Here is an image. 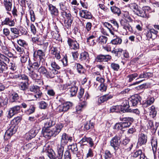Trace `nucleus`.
Returning a JSON list of instances; mask_svg holds the SVG:
<instances>
[{
    "instance_id": "f257e3e1",
    "label": "nucleus",
    "mask_w": 159,
    "mask_h": 159,
    "mask_svg": "<svg viewBox=\"0 0 159 159\" xmlns=\"http://www.w3.org/2000/svg\"><path fill=\"white\" fill-rule=\"evenodd\" d=\"M125 19H121L120 21V24L124 29L126 31H132V29L131 26L129 24L128 22H132L133 20L129 16L128 12H126L124 15Z\"/></svg>"
},
{
    "instance_id": "f03ea898",
    "label": "nucleus",
    "mask_w": 159,
    "mask_h": 159,
    "mask_svg": "<svg viewBox=\"0 0 159 159\" xmlns=\"http://www.w3.org/2000/svg\"><path fill=\"white\" fill-rule=\"evenodd\" d=\"M9 61L8 57L0 53V73L6 72L8 69L7 64Z\"/></svg>"
},
{
    "instance_id": "7ed1b4c3",
    "label": "nucleus",
    "mask_w": 159,
    "mask_h": 159,
    "mask_svg": "<svg viewBox=\"0 0 159 159\" xmlns=\"http://www.w3.org/2000/svg\"><path fill=\"white\" fill-rule=\"evenodd\" d=\"M84 90L83 89L81 88L79 92L78 97L80 101L82 102L80 103L79 106H80L82 108L85 107L86 105V100L88 98L89 94L87 92H86L84 95Z\"/></svg>"
},
{
    "instance_id": "20e7f679",
    "label": "nucleus",
    "mask_w": 159,
    "mask_h": 159,
    "mask_svg": "<svg viewBox=\"0 0 159 159\" xmlns=\"http://www.w3.org/2000/svg\"><path fill=\"white\" fill-rule=\"evenodd\" d=\"M64 145L61 144L58 145L57 147L58 156L57 157L53 150L50 149V159H62L64 151Z\"/></svg>"
},
{
    "instance_id": "39448f33",
    "label": "nucleus",
    "mask_w": 159,
    "mask_h": 159,
    "mask_svg": "<svg viewBox=\"0 0 159 159\" xmlns=\"http://www.w3.org/2000/svg\"><path fill=\"white\" fill-rule=\"evenodd\" d=\"M122 134L120 133L118 135H116L112 138L110 141V145L113 147L115 152L118 149L120 143V139L122 136Z\"/></svg>"
},
{
    "instance_id": "423d86ee",
    "label": "nucleus",
    "mask_w": 159,
    "mask_h": 159,
    "mask_svg": "<svg viewBox=\"0 0 159 159\" xmlns=\"http://www.w3.org/2000/svg\"><path fill=\"white\" fill-rule=\"evenodd\" d=\"M63 127V125L61 124L57 125L55 126H50V136H55L60 132Z\"/></svg>"
},
{
    "instance_id": "0eeeda50",
    "label": "nucleus",
    "mask_w": 159,
    "mask_h": 159,
    "mask_svg": "<svg viewBox=\"0 0 159 159\" xmlns=\"http://www.w3.org/2000/svg\"><path fill=\"white\" fill-rule=\"evenodd\" d=\"M150 11V8L149 7H143L142 10H139L136 15L142 17H146L148 16Z\"/></svg>"
},
{
    "instance_id": "6e6552de",
    "label": "nucleus",
    "mask_w": 159,
    "mask_h": 159,
    "mask_svg": "<svg viewBox=\"0 0 159 159\" xmlns=\"http://www.w3.org/2000/svg\"><path fill=\"white\" fill-rule=\"evenodd\" d=\"M67 42L70 49L77 50L79 49V44L76 41L69 38L67 39Z\"/></svg>"
},
{
    "instance_id": "1a4fd4ad",
    "label": "nucleus",
    "mask_w": 159,
    "mask_h": 159,
    "mask_svg": "<svg viewBox=\"0 0 159 159\" xmlns=\"http://www.w3.org/2000/svg\"><path fill=\"white\" fill-rule=\"evenodd\" d=\"M21 107L20 106L17 105L11 108L8 113V117L11 118L14 115L20 112Z\"/></svg>"
},
{
    "instance_id": "9d476101",
    "label": "nucleus",
    "mask_w": 159,
    "mask_h": 159,
    "mask_svg": "<svg viewBox=\"0 0 159 159\" xmlns=\"http://www.w3.org/2000/svg\"><path fill=\"white\" fill-rule=\"evenodd\" d=\"M73 139L72 137L69 136L66 133H63L61 139V144L63 145H65L67 144L68 142H71Z\"/></svg>"
},
{
    "instance_id": "9b49d317",
    "label": "nucleus",
    "mask_w": 159,
    "mask_h": 159,
    "mask_svg": "<svg viewBox=\"0 0 159 159\" xmlns=\"http://www.w3.org/2000/svg\"><path fill=\"white\" fill-rule=\"evenodd\" d=\"M147 135L143 133H141L139 135L138 144L140 146L145 144L147 143Z\"/></svg>"
},
{
    "instance_id": "f8f14e48",
    "label": "nucleus",
    "mask_w": 159,
    "mask_h": 159,
    "mask_svg": "<svg viewBox=\"0 0 159 159\" xmlns=\"http://www.w3.org/2000/svg\"><path fill=\"white\" fill-rule=\"evenodd\" d=\"M79 143L81 145H86L87 143H89L91 147H93L94 145L93 139L91 138H87L85 136L82 138L80 141Z\"/></svg>"
},
{
    "instance_id": "ddd939ff",
    "label": "nucleus",
    "mask_w": 159,
    "mask_h": 159,
    "mask_svg": "<svg viewBox=\"0 0 159 159\" xmlns=\"http://www.w3.org/2000/svg\"><path fill=\"white\" fill-rule=\"evenodd\" d=\"M141 98L138 95L132 96L130 100V104H131L133 106H136L139 104L140 103Z\"/></svg>"
},
{
    "instance_id": "4468645a",
    "label": "nucleus",
    "mask_w": 159,
    "mask_h": 159,
    "mask_svg": "<svg viewBox=\"0 0 159 159\" xmlns=\"http://www.w3.org/2000/svg\"><path fill=\"white\" fill-rule=\"evenodd\" d=\"M123 120L125 121L121 123L122 127L123 129L129 126L131 124V122L133 121L134 119L131 117H126L124 118Z\"/></svg>"
},
{
    "instance_id": "2eb2a0df",
    "label": "nucleus",
    "mask_w": 159,
    "mask_h": 159,
    "mask_svg": "<svg viewBox=\"0 0 159 159\" xmlns=\"http://www.w3.org/2000/svg\"><path fill=\"white\" fill-rule=\"evenodd\" d=\"M2 25H7L10 27L13 26L15 25V22L14 20L9 17L6 18L2 22Z\"/></svg>"
},
{
    "instance_id": "dca6fc26",
    "label": "nucleus",
    "mask_w": 159,
    "mask_h": 159,
    "mask_svg": "<svg viewBox=\"0 0 159 159\" xmlns=\"http://www.w3.org/2000/svg\"><path fill=\"white\" fill-rule=\"evenodd\" d=\"M50 53L53 57H55L57 60L61 58L60 52L58 51L56 48L51 47L50 48Z\"/></svg>"
},
{
    "instance_id": "f3484780",
    "label": "nucleus",
    "mask_w": 159,
    "mask_h": 159,
    "mask_svg": "<svg viewBox=\"0 0 159 159\" xmlns=\"http://www.w3.org/2000/svg\"><path fill=\"white\" fill-rule=\"evenodd\" d=\"M111 56L109 55H100L97 56L96 60L99 62L107 61L111 59Z\"/></svg>"
},
{
    "instance_id": "a211bd4d",
    "label": "nucleus",
    "mask_w": 159,
    "mask_h": 159,
    "mask_svg": "<svg viewBox=\"0 0 159 159\" xmlns=\"http://www.w3.org/2000/svg\"><path fill=\"white\" fill-rule=\"evenodd\" d=\"M80 15L81 17L86 19H90L92 17L91 13L87 10H81L80 12Z\"/></svg>"
},
{
    "instance_id": "6ab92c4d",
    "label": "nucleus",
    "mask_w": 159,
    "mask_h": 159,
    "mask_svg": "<svg viewBox=\"0 0 159 159\" xmlns=\"http://www.w3.org/2000/svg\"><path fill=\"white\" fill-rule=\"evenodd\" d=\"M158 31L155 30L153 29H151L147 31L146 34V36L147 37V39L149 40L152 38L153 35L154 37L156 36L157 34Z\"/></svg>"
},
{
    "instance_id": "aec40b11",
    "label": "nucleus",
    "mask_w": 159,
    "mask_h": 159,
    "mask_svg": "<svg viewBox=\"0 0 159 159\" xmlns=\"http://www.w3.org/2000/svg\"><path fill=\"white\" fill-rule=\"evenodd\" d=\"M112 98V96L111 94L104 95L98 98V102L99 104H100L111 98Z\"/></svg>"
},
{
    "instance_id": "412c9836",
    "label": "nucleus",
    "mask_w": 159,
    "mask_h": 159,
    "mask_svg": "<svg viewBox=\"0 0 159 159\" xmlns=\"http://www.w3.org/2000/svg\"><path fill=\"white\" fill-rule=\"evenodd\" d=\"M120 106L121 107V108H122V111H128L130 107L129 100L126 99H123L122 103Z\"/></svg>"
},
{
    "instance_id": "4be33fe9",
    "label": "nucleus",
    "mask_w": 159,
    "mask_h": 159,
    "mask_svg": "<svg viewBox=\"0 0 159 159\" xmlns=\"http://www.w3.org/2000/svg\"><path fill=\"white\" fill-rule=\"evenodd\" d=\"M80 59L81 61L88 63L89 62V54L85 52H82L80 54Z\"/></svg>"
},
{
    "instance_id": "5701e85b",
    "label": "nucleus",
    "mask_w": 159,
    "mask_h": 159,
    "mask_svg": "<svg viewBox=\"0 0 159 159\" xmlns=\"http://www.w3.org/2000/svg\"><path fill=\"white\" fill-rule=\"evenodd\" d=\"M107 38L106 36H100L98 38V42L100 45H101L102 46L106 45L107 41Z\"/></svg>"
},
{
    "instance_id": "b1692460",
    "label": "nucleus",
    "mask_w": 159,
    "mask_h": 159,
    "mask_svg": "<svg viewBox=\"0 0 159 159\" xmlns=\"http://www.w3.org/2000/svg\"><path fill=\"white\" fill-rule=\"evenodd\" d=\"M3 3L7 11L11 10L12 5V0H4Z\"/></svg>"
},
{
    "instance_id": "393cba45",
    "label": "nucleus",
    "mask_w": 159,
    "mask_h": 159,
    "mask_svg": "<svg viewBox=\"0 0 159 159\" xmlns=\"http://www.w3.org/2000/svg\"><path fill=\"white\" fill-rule=\"evenodd\" d=\"M13 78L14 79H21L23 80H25L26 81V82L28 83L29 81L28 77L25 74L22 75H13Z\"/></svg>"
},
{
    "instance_id": "a878e982",
    "label": "nucleus",
    "mask_w": 159,
    "mask_h": 159,
    "mask_svg": "<svg viewBox=\"0 0 159 159\" xmlns=\"http://www.w3.org/2000/svg\"><path fill=\"white\" fill-rule=\"evenodd\" d=\"M154 100L155 99L153 97H151L148 98L143 103V107H146L149 106L154 102Z\"/></svg>"
},
{
    "instance_id": "bb28decb",
    "label": "nucleus",
    "mask_w": 159,
    "mask_h": 159,
    "mask_svg": "<svg viewBox=\"0 0 159 159\" xmlns=\"http://www.w3.org/2000/svg\"><path fill=\"white\" fill-rule=\"evenodd\" d=\"M16 131V128L13 126L10 127L6 131L5 133V135L10 137L13 134L15 133Z\"/></svg>"
},
{
    "instance_id": "cd10ccee",
    "label": "nucleus",
    "mask_w": 159,
    "mask_h": 159,
    "mask_svg": "<svg viewBox=\"0 0 159 159\" xmlns=\"http://www.w3.org/2000/svg\"><path fill=\"white\" fill-rule=\"evenodd\" d=\"M128 6L129 8L136 15L139 10L138 5L135 3H130Z\"/></svg>"
},
{
    "instance_id": "c85d7f7f",
    "label": "nucleus",
    "mask_w": 159,
    "mask_h": 159,
    "mask_svg": "<svg viewBox=\"0 0 159 159\" xmlns=\"http://www.w3.org/2000/svg\"><path fill=\"white\" fill-rule=\"evenodd\" d=\"M36 134V131L34 129H31L26 134V139L29 140L34 137Z\"/></svg>"
},
{
    "instance_id": "c756f323",
    "label": "nucleus",
    "mask_w": 159,
    "mask_h": 159,
    "mask_svg": "<svg viewBox=\"0 0 159 159\" xmlns=\"http://www.w3.org/2000/svg\"><path fill=\"white\" fill-rule=\"evenodd\" d=\"M152 74L150 72H143L141 73L139 75V77H138L136 80L139 79H148L149 77H152Z\"/></svg>"
},
{
    "instance_id": "7c9ffc66",
    "label": "nucleus",
    "mask_w": 159,
    "mask_h": 159,
    "mask_svg": "<svg viewBox=\"0 0 159 159\" xmlns=\"http://www.w3.org/2000/svg\"><path fill=\"white\" fill-rule=\"evenodd\" d=\"M110 111L112 112H120L122 111V108L120 106H113L110 108Z\"/></svg>"
},
{
    "instance_id": "2f4dec72",
    "label": "nucleus",
    "mask_w": 159,
    "mask_h": 159,
    "mask_svg": "<svg viewBox=\"0 0 159 159\" xmlns=\"http://www.w3.org/2000/svg\"><path fill=\"white\" fill-rule=\"evenodd\" d=\"M111 10V12L114 14H116L119 16L121 13L120 9L115 6H113L110 7Z\"/></svg>"
},
{
    "instance_id": "473e14b6",
    "label": "nucleus",
    "mask_w": 159,
    "mask_h": 159,
    "mask_svg": "<svg viewBox=\"0 0 159 159\" xmlns=\"http://www.w3.org/2000/svg\"><path fill=\"white\" fill-rule=\"evenodd\" d=\"M92 26V24L90 22H88L86 23L85 27V31L84 33L85 36H87L89 35Z\"/></svg>"
},
{
    "instance_id": "72a5a7b5",
    "label": "nucleus",
    "mask_w": 159,
    "mask_h": 159,
    "mask_svg": "<svg viewBox=\"0 0 159 159\" xmlns=\"http://www.w3.org/2000/svg\"><path fill=\"white\" fill-rule=\"evenodd\" d=\"M29 75L33 80H35L40 78V75L33 71H30L29 72Z\"/></svg>"
},
{
    "instance_id": "f704fd0d",
    "label": "nucleus",
    "mask_w": 159,
    "mask_h": 159,
    "mask_svg": "<svg viewBox=\"0 0 159 159\" xmlns=\"http://www.w3.org/2000/svg\"><path fill=\"white\" fill-rule=\"evenodd\" d=\"M43 53L42 50H39L37 52H34V57L36 58H38L39 59L41 60L42 58V57L43 55Z\"/></svg>"
},
{
    "instance_id": "c9c22d12",
    "label": "nucleus",
    "mask_w": 159,
    "mask_h": 159,
    "mask_svg": "<svg viewBox=\"0 0 159 159\" xmlns=\"http://www.w3.org/2000/svg\"><path fill=\"white\" fill-rule=\"evenodd\" d=\"M51 65L52 67L54 69L52 70L51 72H52L54 74H57V71L56 70V69H60L59 66L57 65L55 62H52Z\"/></svg>"
},
{
    "instance_id": "e433bc0d",
    "label": "nucleus",
    "mask_w": 159,
    "mask_h": 159,
    "mask_svg": "<svg viewBox=\"0 0 159 159\" xmlns=\"http://www.w3.org/2000/svg\"><path fill=\"white\" fill-rule=\"evenodd\" d=\"M11 32L14 35V38H17L18 37V36L16 35H19L20 34V31L19 30L16 28H11L10 29Z\"/></svg>"
},
{
    "instance_id": "4c0bfd02",
    "label": "nucleus",
    "mask_w": 159,
    "mask_h": 159,
    "mask_svg": "<svg viewBox=\"0 0 159 159\" xmlns=\"http://www.w3.org/2000/svg\"><path fill=\"white\" fill-rule=\"evenodd\" d=\"M66 0H60L59 5L60 9L62 11H64L66 9Z\"/></svg>"
},
{
    "instance_id": "58836bf2",
    "label": "nucleus",
    "mask_w": 159,
    "mask_h": 159,
    "mask_svg": "<svg viewBox=\"0 0 159 159\" xmlns=\"http://www.w3.org/2000/svg\"><path fill=\"white\" fill-rule=\"evenodd\" d=\"M19 87L20 89L22 90H26L28 87V83L21 82L19 85Z\"/></svg>"
},
{
    "instance_id": "ea45409f",
    "label": "nucleus",
    "mask_w": 159,
    "mask_h": 159,
    "mask_svg": "<svg viewBox=\"0 0 159 159\" xmlns=\"http://www.w3.org/2000/svg\"><path fill=\"white\" fill-rule=\"evenodd\" d=\"M78 90V88L75 86L72 87L69 89L70 95L73 96L76 94Z\"/></svg>"
},
{
    "instance_id": "a19ab883",
    "label": "nucleus",
    "mask_w": 159,
    "mask_h": 159,
    "mask_svg": "<svg viewBox=\"0 0 159 159\" xmlns=\"http://www.w3.org/2000/svg\"><path fill=\"white\" fill-rule=\"evenodd\" d=\"M151 144L153 152H156L157 148V141L156 139H152Z\"/></svg>"
},
{
    "instance_id": "79ce46f5",
    "label": "nucleus",
    "mask_w": 159,
    "mask_h": 159,
    "mask_svg": "<svg viewBox=\"0 0 159 159\" xmlns=\"http://www.w3.org/2000/svg\"><path fill=\"white\" fill-rule=\"evenodd\" d=\"M95 36L93 35L90 36L87 38V42L91 46L94 45L95 44V42L93 40Z\"/></svg>"
},
{
    "instance_id": "37998d69",
    "label": "nucleus",
    "mask_w": 159,
    "mask_h": 159,
    "mask_svg": "<svg viewBox=\"0 0 159 159\" xmlns=\"http://www.w3.org/2000/svg\"><path fill=\"white\" fill-rule=\"evenodd\" d=\"M75 66H76L77 69L79 73L82 74L84 73V69L81 65L79 63H76L75 64Z\"/></svg>"
},
{
    "instance_id": "c03bdc74",
    "label": "nucleus",
    "mask_w": 159,
    "mask_h": 159,
    "mask_svg": "<svg viewBox=\"0 0 159 159\" xmlns=\"http://www.w3.org/2000/svg\"><path fill=\"white\" fill-rule=\"evenodd\" d=\"M138 75L137 73H134L128 75L127 76V78L128 79V81L129 82H131L134 79L137 77Z\"/></svg>"
},
{
    "instance_id": "a18cd8bd",
    "label": "nucleus",
    "mask_w": 159,
    "mask_h": 159,
    "mask_svg": "<svg viewBox=\"0 0 159 159\" xmlns=\"http://www.w3.org/2000/svg\"><path fill=\"white\" fill-rule=\"evenodd\" d=\"M43 136L46 138L50 139V127H47L43 132Z\"/></svg>"
},
{
    "instance_id": "49530a36",
    "label": "nucleus",
    "mask_w": 159,
    "mask_h": 159,
    "mask_svg": "<svg viewBox=\"0 0 159 159\" xmlns=\"http://www.w3.org/2000/svg\"><path fill=\"white\" fill-rule=\"evenodd\" d=\"M72 20L71 19H65L64 21V26L65 28L68 29L71 26Z\"/></svg>"
},
{
    "instance_id": "de8ad7c7",
    "label": "nucleus",
    "mask_w": 159,
    "mask_h": 159,
    "mask_svg": "<svg viewBox=\"0 0 159 159\" xmlns=\"http://www.w3.org/2000/svg\"><path fill=\"white\" fill-rule=\"evenodd\" d=\"M122 39L119 37H117L111 41V43L112 44L116 45L120 44L121 43Z\"/></svg>"
},
{
    "instance_id": "09e8293b",
    "label": "nucleus",
    "mask_w": 159,
    "mask_h": 159,
    "mask_svg": "<svg viewBox=\"0 0 159 159\" xmlns=\"http://www.w3.org/2000/svg\"><path fill=\"white\" fill-rule=\"evenodd\" d=\"M62 105L63 107L64 110L66 111L69 109L70 107H72V103L68 102L64 103Z\"/></svg>"
},
{
    "instance_id": "8fccbe9b",
    "label": "nucleus",
    "mask_w": 159,
    "mask_h": 159,
    "mask_svg": "<svg viewBox=\"0 0 159 159\" xmlns=\"http://www.w3.org/2000/svg\"><path fill=\"white\" fill-rule=\"evenodd\" d=\"M39 72L42 74H44L48 78L50 77V75L47 74V70L44 67H41L38 70Z\"/></svg>"
},
{
    "instance_id": "3c124183",
    "label": "nucleus",
    "mask_w": 159,
    "mask_h": 159,
    "mask_svg": "<svg viewBox=\"0 0 159 159\" xmlns=\"http://www.w3.org/2000/svg\"><path fill=\"white\" fill-rule=\"evenodd\" d=\"M50 13L52 15H57L58 13V11L57 8L52 5L50 6Z\"/></svg>"
},
{
    "instance_id": "603ef678",
    "label": "nucleus",
    "mask_w": 159,
    "mask_h": 159,
    "mask_svg": "<svg viewBox=\"0 0 159 159\" xmlns=\"http://www.w3.org/2000/svg\"><path fill=\"white\" fill-rule=\"evenodd\" d=\"M9 69L12 71H14L16 70L17 66L15 63L13 61L10 62L8 65Z\"/></svg>"
},
{
    "instance_id": "864d4df0",
    "label": "nucleus",
    "mask_w": 159,
    "mask_h": 159,
    "mask_svg": "<svg viewBox=\"0 0 159 159\" xmlns=\"http://www.w3.org/2000/svg\"><path fill=\"white\" fill-rule=\"evenodd\" d=\"M29 89L30 91L35 93L36 92L39 91V87L36 85H32L30 86Z\"/></svg>"
},
{
    "instance_id": "5fc2aeb1",
    "label": "nucleus",
    "mask_w": 159,
    "mask_h": 159,
    "mask_svg": "<svg viewBox=\"0 0 159 159\" xmlns=\"http://www.w3.org/2000/svg\"><path fill=\"white\" fill-rule=\"evenodd\" d=\"M94 126V124L93 122H91L90 121L88 122H87L84 125V127L85 129L87 130H89L90 129L92 128H93Z\"/></svg>"
},
{
    "instance_id": "6e6d98bb",
    "label": "nucleus",
    "mask_w": 159,
    "mask_h": 159,
    "mask_svg": "<svg viewBox=\"0 0 159 159\" xmlns=\"http://www.w3.org/2000/svg\"><path fill=\"white\" fill-rule=\"evenodd\" d=\"M111 68L115 71H118L120 68L119 64L115 63H112L111 65Z\"/></svg>"
},
{
    "instance_id": "4d7b16f0",
    "label": "nucleus",
    "mask_w": 159,
    "mask_h": 159,
    "mask_svg": "<svg viewBox=\"0 0 159 159\" xmlns=\"http://www.w3.org/2000/svg\"><path fill=\"white\" fill-rule=\"evenodd\" d=\"M157 114V111H155V107L154 106H152L150 109V115L152 116V117H154Z\"/></svg>"
},
{
    "instance_id": "13d9d810",
    "label": "nucleus",
    "mask_w": 159,
    "mask_h": 159,
    "mask_svg": "<svg viewBox=\"0 0 159 159\" xmlns=\"http://www.w3.org/2000/svg\"><path fill=\"white\" fill-rule=\"evenodd\" d=\"M19 99L18 94L16 93H14L12 94L10 100L11 102H14Z\"/></svg>"
},
{
    "instance_id": "bf43d9fd",
    "label": "nucleus",
    "mask_w": 159,
    "mask_h": 159,
    "mask_svg": "<svg viewBox=\"0 0 159 159\" xmlns=\"http://www.w3.org/2000/svg\"><path fill=\"white\" fill-rule=\"evenodd\" d=\"M27 54H25V53L23 54V55H21L20 56L21 57L20 58V60L22 62L25 63L27 61L28 58V55Z\"/></svg>"
},
{
    "instance_id": "052dcab7",
    "label": "nucleus",
    "mask_w": 159,
    "mask_h": 159,
    "mask_svg": "<svg viewBox=\"0 0 159 159\" xmlns=\"http://www.w3.org/2000/svg\"><path fill=\"white\" fill-rule=\"evenodd\" d=\"M64 159H71V155L70 152L68 150L66 151L64 155Z\"/></svg>"
},
{
    "instance_id": "680f3d73",
    "label": "nucleus",
    "mask_w": 159,
    "mask_h": 159,
    "mask_svg": "<svg viewBox=\"0 0 159 159\" xmlns=\"http://www.w3.org/2000/svg\"><path fill=\"white\" fill-rule=\"evenodd\" d=\"M143 154L141 150H138L135 152L133 154V157H137L139 156H140Z\"/></svg>"
},
{
    "instance_id": "e2e57ef3",
    "label": "nucleus",
    "mask_w": 159,
    "mask_h": 159,
    "mask_svg": "<svg viewBox=\"0 0 159 159\" xmlns=\"http://www.w3.org/2000/svg\"><path fill=\"white\" fill-rule=\"evenodd\" d=\"M51 34L53 38L57 40L58 39L60 36L59 34H58L57 31L56 30L55 32L53 31L51 32Z\"/></svg>"
},
{
    "instance_id": "0e129e2a",
    "label": "nucleus",
    "mask_w": 159,
    "mask_h": 159,
    "mask_svg": "<svg viewBox=\"0 0 159 159\" xmlns=\"http://www.w3.org/2000/svg\"><path fill=\"white\" fill-rule=\"evenodd\" d=\"M111 23L113 24L114 27L112 28L113 29H115L116 31H117L119 27V24L117 22L114 20H111Z\"/></svg>"
},
{
    "instance_id": "69168bd1",
    "label": "nucleus",
    "mask_w": 159,
    "mask_h": 159,
    "mask_svg": "<svg viewBox=\"0 0 159 159\" xmlns=\"http://www.w3.org/2000/svg\"><path fill=\"white\" fill-rule=\"evenodd\" d=\"M47 105V103L43 101H42L39 103V107L41 109H44L46 108Z\"/></svg>"
},
{
    "instance_id": "338daca9",
    "label": "nucleus",
    "mask_w": 159,
    "mask_h": 159,
    "mask_svg": "<svg viewBox=\"0 0 159 159\" xmlns=\"http://www.w3.org/2000/svg\"><path fill=\"white\" fill-rule=\"evenodd\" d=\"M3 33L5 36L8 38V37L10 34V32L8 29L7 28H4L3 30Z\"/></svg>"
},
{
    "instance_id": "774afa93",
    "label": "nucleus",
    "mask_w": 159,
    "mask_h": 159,
    "mask_svg": "<svg viewBox=\"0 0 159 159\" xmlns=\"http://www.w3.org/2000/svg\"><path fill=\"white\" fill-rule=\"evenodd\" d=\"M96 79L97 82L99 84L104 83V82L105 80L101 76H97L96 77Z\"/></svg>"
}]
</instances>
